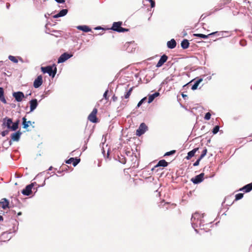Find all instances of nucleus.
<instances>
[{"instance_id":"obj_26","label":"nucleus","mask_w":252,"mask_h":252,"mask_svg":"<svg viewBox=\"0 0 252 252\" xmlns=\"http://www.w3.org/2000/svg\"><path fill=\"white\" fill-rule=\"evenodd\" d=\"M0 100L3 103H6V100L4 96V91L2 88L0 87Z\"/></svg>"},{"instance_id":"obj_29","label":"nucleus","mask_w":252,"mask_h":252,"mask_svg":"<svg viewBox=\"0 0 252 252\" xmlns=\"http://www.w3.org/2000/svg\"><path fill=\"white\" fill-rule=\"evenodd\" d=\"M19 124V120H17L16 122L13 123V125L11 126L10 127V130L12 131H15L18 129V126Z\"/></svg>"},{"instance_id":"obj_37","label":"nucleus","mask_w":252,"mask_h":252,"mask_svg":"<svg viewBox=\"0 0 252 252\" xmlns=\"http://www.w3.org/2000/svg\"><path fill=\"white\" fill-rule=\"evenodd\" d=\"M176 153V150H172L170 152H166L164 156H169L172 155Z\"/></svg>"},{"instance_id":"obj_14","label":"nucleus","mask_w":252,"mask_h":252,"mask_svg":"<svg viewBox=\"0 0 252 252\" xmlns=\"http://www.w3.org/2000/svg\"><path fill=\"white\" fill-rule=\"evenodd\" d=\"M21 134L22 132L19 130L15 133H13L11 135V139L14 141H18L20 139Z\"/></svg>"},{"instance_id":"obj_15","label":"nucleus","mask_w":252,"mask_h":252,"mask_svg":"<svg viewBox=\"0 0 252 252\" xmlns=\"http://www.w3.org/2000/svg\"><path fill=\"white\" fill-rule=\"evenodd\" d=\"M80 161V158H71L66 161V163L68 164L72 163L74 166H76Z\"/></svg>"},{"instance_id":"obj_48","label":"nucleus","mask_w":252,"mask_h":252,"mask_svg":"<svg viewBox=\"0 0 252 252\" xmlns=\"http://www.w3.org/2000/svg\"><path fill=\"white\" fill-rule=\"evenodd\" d=\"M205 222H206V221H205V222L203 223V224H204V225L203 227H204L205 225H208V224H209L211 223V222H209V223H205Z\"/></svg>"},{"instance_id":"obj_38","label":"nucleus","mask_w":252,"mask_h":252,"mask_svg":"<svg viewBox=\"0 0 252 252\" xmlns=\"http://www.w3.org/2000/svg\"><path fill=\"white\" fill-rule=\"evenodd\" d=\"M211 113L210 112H207L205 115L204 119L206 120H209L211 118Z\"/></svg>"},{"instance_id":"obj_57","label":"nucleus","mask_w":252,"mask_h":252,"mask_svg":"<svg viewBox=\"0 0 252 252\" xmlns=\"http://www.w3.org/2000/svg\"><path fill=\"white\" fill-rule=\"evenodd\" d=\"M101 29L100 27H97V28H95L96 30H98V29Z\"/></svg>"},{"instance_id":"obj_39","label":"nucleus","mask_w":252,"mask_h":252,"mask_svg":"<svg viewBox=\"0 0 252 252\" xmlns=\"http://www.w3.org/2000/svg\"><path fill=\"white\" fill-rule=\"evenodd\" d=\"M220 127L218 126H216L213 129V133L216 134L219 130Z\"/></svg>"},{"instance_id":"obj_23","label":"nucleus","mask_w":252,"mask_h":252,"mask_svg":"<svg viewBox=\"0 0 252 252\" xmlns=\"http://www.w3.org/2000/svg\"><path fill=\"white\" fill-rule=\"evenodd\" d=\"M67 10L66 9H62V10H61L59 13H58L57 14L54 15L53 17L54 18H59L60 17H62V16H65L67 13Z\"/></svg>"},{"instance_id":"obj_32","label":"nucleus","mask_w":252,"mask_h":252,"mask_svg":"<svg viewBox=\"0 0 252 252\" xmlns=\"http://www.w3.org/2000/svg\"><path fill=\"white\" fill-rule=\"evenodd\" d=\"M9 201L6 198H2L0 201V205H9Z\"/></svg>"},{"instance_id":"obj_13","label":"nucleus","mask_w":252,"mask_h":252,"mask_svg":"<svg viewBox=\"0 0 252 252\" xmlns=\"http://www.w3.org/2000/svg\"><path fill=\"white\" fill-rule=\"evenodd\" d=\"M168 57L166 55H162L156 65L157 67L161 66L167 60Z\"/></svg>"},{"instance_id":"obj_47","label":"nucleus","mask_w":252,"mask_h":252,"mask_svg":"<svg viewBox=\"0 0 252 252\" xmlns=\"http://www.w3.org/2000/svg\"><path fill=\"white\" fill-rule=\"evenodd\" d=\"M10 5V3H6V7H7V8H9Z\"/></svg>"},{"instance_id":"obj_46","label":"nucleus","mask_w":252,"mask_h":252,"mask_svg":"<svg viewBox=\"0 0 252 252\" xmlns=\"http://www.w3.org/2000/svg\"><path fill=\"white\" fill-rule=\"evenodd\" d=\"M56 2L60 3H63L64 2V0H55Z\"/></svg>"},{"instance_id":"obj_28","label":"nucleus","mask_w":252,"mask_h":252,"mask_svg":"<svg viewBox=\"0 0 252 252\" xmlns=\"http://www.w3.org/2000/svg\"><path fill=\"white\" fill-rule=\"evenodd\" d=\"M222 208L218 213L219 215H226L225 212L228 210L227 206H222Z\"/></svg>"},{"instance_id":"obj_51","label":"nucleus","mask_w":252,"mask_h":252,"mask_svg":"<svg viewBox=\"0 0 252 252\" xmlns=\"http://www.w3.org/2000/svg\"><path fill=\"white\" fill-rule=\"evenodd\" d=\"M3 220V218L2 216L0 215V221H2Z\"/></svg>"},{"instance_id":"obj_33","label":"nucleus","mask_w":252,"mask_h":252,"mask_svg":"<svg viewBox=\"0 0 252 252\" xmlns=\"http://www.w3.org/2000/svg\"><path fill=\"white\" fill-rule=\"evenodd\" d=\"M244 196L243 193H239L235 195V198L234 200H238L243 198Z\"/></svg>"},{"instance_id":"obj_19","label":"nucleus","mask_w":252,"mask_h":252,"mask_svg":"<svg viewBox=\"0 0 252 252\" xmlns=\"http://www.w3.org/2000/svg\"><path fill=\"white\" fill-rule=\"evenodd\" d=\"M30 109L31 111H33L37 107L38 105L37 101L36 99H33L30 101Z\"/></svg>"},{"instance_id":"obj_58","label":"nucleus","mask_w":252,"mask_h":252,"mask_svg":"<svg viewBox=\"0 0 252 252\" xmlns=\"http://www.w3.org/2000/svg\"><path fill=\"white\" fill-rule=\"evenodd\" d=\"M11 204H13L14 203L12 201H11Z\"/></svg>"},{"instance_id":"obj_43","label":"nucleus","mask_w":252,"mask_h":252,"mask_svg":"<svg viewBox=\"0 0 252 252\" xmlns=\"http://www.w3.org/2000/svg\"><path fill=\"white\" fill-rule=\"evenodd\" d=\"M1 208L4 210L9 209L11 207H14V206H1Z\"/></svg>"},{"instance_id":"obj_44","label":"nucleus","mask_w":252,"mask_h":252,"mask_svg":"<svg viewBox=\"0 0 252 252\" xmlns=\"http://www.w3.org/2000/svg\"><path fill=\"white\" fill-rule=\"evenodd\" d=\"M108 93V90H106L105 93L103 94V97L105 98L106 99H108V97L107 96V94Z\"/></svg>"},{"instance_id":"obj_17","label":"nucleus","mask_w":252,"mask_h":252,"mask_svg":"<svg viewBox=\"0 0 252 252\" xmlns=\"http://www.w3.org/2000/svg\"><path fill=\"white\" fill-rule=\"evenodd\" d=\"M252 190V183L249 184L240 189V191H243L244 192H249Z\"/></svg>"},{"instance_id":"obj_31","label":"nucleus","mask_w":252,"mask_h":252,"mask_svg":"<svg viewBox=\"0 0 252 252\" xmlns=\"http://www.w3.org/2000/svg\"><path fill=\"white\" fill-rule=\"evenodd\" d=\"M133 87H131L129 89V90L126 93V94L124 95V97L126 99H127L129 97L130 95L131 94L132 91L133 90Z\"/></svg>"},{"instance_id":"obj_6","label":"nucleus","mask_w":252,"mask_h":252,"mask_svg":"<svg viewBox=\"0 0 252 252\" xmlns=\"http://www.w3.org/2000/svg\"><path fill=\"white\" fill-rule=\"evenodd\" d=\"M33 186V183H32L27 186L26 188L22 190V193L25 195H30L32 193V189Z\"/></svg>"},{"instance_id":"obj_35","label":"nucleus","mask_w":252,"mask_h":252,"mask_svg":"<svg viewBox=\"0 0 252 252\" xmlns=\"http://www.w3.org/2000/svg\"><path fill=\"white\" fill-rule=\"evenodd\" d=\"M207 153V149L205 148L202 152L201 155L200 156V159H202L206 155Z\"/></svg>"},{"instance_id":"obj_7","label":"nucleus","mask_w":252,"mask_h":252,"mask_svg":"<svg viewBox=\"0 0 252 252\" xmlns=\"http://www.w3.org/2000/svg\"><path fill=\"white\" fill-rule=\"evenodd\" d=\"M147 128V127L146 125L144 123H142L136 130V135L138 136L141 135L146 131Z\"/></svg>"},{"instance_id":"obj_52","label":"nucleus","mask_w":252,"mask_h":252,"mask_svg":"<svg viewBox=\"0 0 252 252\" xmlns=\"http://www.w3.org/2000/svg\"><path fill=\"white\" fill-rule=\"evenodd\" d=\"M7 234H8V233H7L6 232H4V233H2V236H4L5 235H7Z\"/></svg>"},{"instance_id":"obj_40","label":"nucleus","mask_w":252,"mask_h":252,"mask_svg":"<svg viewBox=\"0 0 252 252\" xmlns=\"http://www.w3.org/2000/svg\"><path fill=\"white\" fill-rule=\"evenodd\" d=\"M147 99V97H145L143 98H142L138 103L137 107H139L140 106V105L144 102L145 100H146Z\"/></svg>"},{"instance_id":"obj_45","label":"nucleus","mask_w":252,"mask_h":252,"mask_svg":"<svg viewBox=\"0 0 252 252\" xmlns=\"http://www.w3.org/2000/svg\"><path fill=\"white\" fill-rule=\"evenodd\" d=\"M117 96H115V95H114L112 98L113 101H116L117 100Z\"/></svg>"},{"instance_id":"obj_4","label":"nucleus","mask_w":252,"mask_h":252,"mask_svg":"<svg viewBox=\"0 0 252 252\" xmlns=\"http://www.w3.org/2000/svg\"><path fill=\"white\" fill-rule=\"evenodd\" d=\"M41 71L44 73H48L50 76L54 77L57 72V68L55 66H47L45 67H41Z\"/></svg>"},{"instance_id":"obj_56","label":"nucleus","mask_w":252,"mask_h":252,"mask_svg":"<svg viewBox=\"0 0 252 252\" xmlns=\"http://www.w3.org/2000/svg\"><path fill=\"white\" fill-rule=\"evenodd\" d=\"M21 214H22V213H21V212H19V213H18V216H20V215H21Z\"/></svg>"},{"instance_id":"obj_27","label":"nucleus","mask_w":252,"mask_h":252,"mask_svg":"<svg viewBox=\"0 0 252 252\" xmlns=\"http://www.w3.org/2000/svg\"><path fill=\"white\" fill-rule=\"evenodd\" d=\"M189 43L187 39H184L181 42V47L183 49H186L189 47Z\"/></svg>"},{"instance_id":"obj_12","label":"nucleus","mask_w":252,"mask_h":252,"mask_svg":"<svg viewBox=\"0 0 252 252\" xmlns=\"http://www.w3.org/2000/svg\"><path fill=\"white\" fill-rule=\"evenodd\" d=\"M12 120L11 118H5L3 120L2 126H6L8 129H10Z\"/></svg>"},{"instance_id":"obj_30","label":"nucleus","mask_w":252,"mask_h":252,"mask_svg":"<svg viewBox=\"0 0 252 252\" xmlns=\"http://www.w3.org/2000/svg\"><path fill=\"white\" fill-rule=\"evenodd\" d=\"M201 81H202V79H199V80H197V81L195 82L194 84L192 86V87H191V89H192V90H196V89L197 88V87H198V85H199V83H200Z\"/></svg>"},{"instance_id":"obj_11","label":"nucleus","mask_w":252,"mask_h":252,"mask_svg":"<svg viewBox=\"0 0 252 252\" xmlns=\"http://www.w3.org/2000/svg\"><path fill=\"white\" fill-rule=\"evenodd\" d=\"M42 76L41 75H39L33 82V87L35 88H37L42 84Z\"/></svg>"},{"instance_id":"obj_20","label":"nucleus","mask_w":252,"mask_h":252,"mask_svg":"<svg viewBox=\"0 0 252 252\" xmlns=\"http://www.w3.org/2000/svg\"><path fill=\"white\" fill-rule=\"evenodd\" d=\"M22 120L24 128H27L30 126H32V125L34 123L30 121H27V119L25 117H23Z\"/></svg>"},{"instance_id":"obj_18","label":"nucleus","mask_w":252,"mask_h":252,"mask_svg":"<svg viewBox=\"0 0 252 252\" xmlns=\"http://www.w3.org/2000/svg\"><path fill=\"white\" fill-rule=\"evenodd\" d=\"M230 2V0H224L220 1L218 4V8H216V10H219L222 8V7L226 4H228Z\"/></svg>"},{"instance_id":"obj_16","label":"nucleus","mask_w":252,"mask_h":252,"mask_svg":"<svg viewBox=\"0 0 252 252\" xmlns=\"http://www.w3.org/2000/svg\"><path fill=\"white\" fill-rule=\"evenodd\" d=\"M168 162H166L165 161V160H164V159L160 160L158 162V164L154 166V167L152 169V170H154L156 168L158 167H160V166L163 167H166L168 165Z\"/></svg>"},{"instance_id":"obj_5","label":"nucleus","mask_w":252,"mask_h":252,"mask_svg":"<svg viewBox=\"0 0 252 252\" xmlns=\"http://www.w3.org/2000/svg\"><path fill=\"white\" fill-rule=\"evenodd\" d=\"M97 113V109L96 108H94L93 110L88 117V120L93 123H97L98 121L96 117Z\"/></svg>"},{"instance_id":"obj_53","label":"nucleus","mask_w":252,"mask_h":252,"mask_svg":"<svg viewBox=\"0 0 252 252\" xmlns=\"http://www.w3.org/2000/svg\"><path fill=\"white\" fill-rule=\"evenodd\" d=\"M229 198V197H227L225 198V200H224V201L223 203H225V201L226 200V199H228Z\"/></svg>"},{"instance_id":"obj_10","label":"nucleus","mask_w":252,"mask_h":252,"mask_svg":"<svg viewBox=\"0 0 252 252\" xmlns=\"http://www.w3.org/2000/svg\"><path fill=\"white\" fill-rule=\"evenodd\" d=\"M13 96L18 102L21 101L23 98L25 97L24 94L22 92H15L13 94Z\"/></svg>"},{"instance_id":"obj_9","label":"nucleus","mask_w":252,"mask_h":252,"mask_svg":"<svg viewBox=\"0 0 252 252\" xmlns=\"http://www.w3.org/2000/svg\"><path fill=\"white\" fill-rule=\"evenodd\" d=\"M72 56V55H70L67 53H64L58 59V63H63Z\"/></svg>"},{"instance_id":"obj_3","label":"nucleus","mask_w":252,"mask_h":252,"mask_svg":"<svg viewBox=\"0 0 252 252\" xmlns=\"http://www.w3.org/2000/svg\"><path fill=\"white\" fill-rule=\"evenodd\" d=\"M122 22L121 21L114 22L110 29L118 32H124L129 31L128 29L122 27Z\"/></svg>"},{"instance_id":"obj_55","label":"nucleus","mask_w":252,"mask_h":252,"mask_svg":"<svg viewBox=\"0 0 252 252\" xmlns=\"http://www.w3.org/2000/svg\"><path fill=\"white\" fill-rule=\"evenodd\" d=\"M182 96H183V97H185V96H187V95H185V94H182Z\"/></svg>"},{"instance_id":"obj_36","label":"nucleus","mask_w":252,"mask_h":252,"mask_svg":"<svg viewBox=\"0 0 252 252\" xmlns=\"http://www.w3.org/2000/svg\"><path fill=\"white\" fill-rule=\"evenodd\" d=\"M125 177L124 178L127 180H130L131 179V175L128 173H125V169L124 170Z\"/></svg>"},{"instance_id":"obj_41","label":"nucleus","mask_w":252,"mask_h":252,"mask_svg":"<svg viewBox=\"0 0 252 252\" xmlns=\"http://www.w3.org/2000/svg\"><path fill=\"white\" fill-rule=\"evenodd\" d=\"M8 133H9V130H4V131H2L1 132V134L2 136L4 137L6 135L8 134Z\"/></svg>"},{"instance_id":"obj_24","label":"nucleus","mask_w":252,"mask_h":252,"mask_svg":"<svg viewBox=\"0 0 252 252\" xmlns=\"http://www.w3.org/2000/svg\"><path fill=\"white\" fill-rule=\"evenodd\" d=\"M77 29L81 30L84 32H89L91 31V29L88 26L84 25V26H78L77 27Z\"/></svg>"},{"instance_id":"obj_25","label":"nucleus","mask_w":252,"mask_h":252,"mask_svg":"<svg viewBox=\"0 0 252 252\" xmlns=\"http://www.w3.org/2000/svg\"><path fill=\"white\" fill-rule=\"evenodd\" d=\"M159 93L158 92H156L155 93H154L152 94L149 95V98H148V103H151L154 100V99L156 97L159 96Z\"/></svg>"},{"instance_id":"obj_42","label":"nucleus","mask_w":252,"mask_h":252,"mask_svg":"<svg viewBox=\"0 0 252 252\" xmlns=\"http://www.w3.org/2000/svg\"><path fill=\"white\" fill-rule=\"evenodd\" d=\"M201 159H200V158H199L193 163V166H198Z\"/></svg>"},{"instance_id":"obj_22","label":"nucleus","mask_w":252,"mask_h":252,"mask_svg":"<svg viewBox=\"0 0 252 252\" xmlns=\"http://www.w3.org/2000/svg\"><path fill=\"white\" fill-rule=\"evenodd\" d=\"M198 148H194L191 151L189 152L188 153V156H187L186 158L187 159H190L192 157H193L194 156L195 153L198 150Z\"/></svg>"},{"instance_id":"obj_1","label":"nucleus","mask_w":252,"mask_h":252,"mask_svg":"<svg viewBox=\"0 0 252 252\" xmlns=\"http://www.w3.org/2000/svg\"><path fill=\"white\" fill-rule=\"evenodd\" d=\"M204 216V213L200 214L197 212L192 215L191 218V225L196 233H198V230L196 228L197 227H200L201 230L205 229L204 227L202 228V226L204 225L203 224L205 222V220L203 219Z\"/></svg>"},{"instance_id":"obj_49","label":"nucleus","mask_w":252,"mask_h":252,"mask_svg":"<svg viewBox=\"0 0 252 252\" xmlns=\"http://www.w3.org/2000/svg\"><path fill=\"white\" fill-rule=\"evenodd\" d=\"M205 222H206V221H205V222L203 223V224H204V225L203 227H204L205 225H208V224H209L211 223V222H209V223H205Z\"/></svg>"},{"instance_id":"obj_8","label":"nucleus","mask_w":252,"mask_h":252,"mask_svg":"<svg viewBox=\"0 0 252 252\" xmlns=\"http://www.w3.org/2000/svg\"><path fill=\"white\" fill-rule=\"evenodd\" d=\"M204 176V174L202 173L196 176L194 178H192L191 181L195 184L200 183L203 180Z\"/></svg>"},{"instance_id":"obj_34","label":"nucleus","mask_w":252,"mask_h":252,"mask_svg":"<svg viewBox=\"0 0 252 252\" xmlns=\"http://www.w3.org/2000/svg\"><path fill=\"white\" fill-rule=\"evenodd\" d=\"M8 59L9 60H10L11 61H12V62H13L14 63H17L18 62V60L17 59V58L15 57L11 56V55L9 56Z\"/></svg>"},{"instance_id":"obj_2","label":"nucleus","mask_w":252,"mask_h":252,"mask_svg":"<svg viewBox=\"0 0 252 252\" xmlns=\"http://www.w3.org/2000/svg\"><path fill=\"white\" fill-rule=\"evenodd\" d=\"M226 33L228 34V32L221 31L220 32H213L208 34V35H205V34H201V33H195V34H193V36L206 39V38H207L209 36L212 35H217V36H219L220 37H223V36H225L224 35V34H226Z\"/></svg>"},{"instance_id":"obj_54","label":"nucleus","mask_w":252,"mask_h":252,"mask_svg":"<svg viewBox=\"0 0 252 252\" xmlns=\"http://www.w3.org/2000/svg\"><path fill=\"white\" fill-rule=\"evenodd\" d=\"M123 163L125 164L126 163V159H124V161H121Z\"/></svg>"},{"instance_id":"obj_21","label":"nucleus","mask_w":252,"mask_h":252,"mask_svg":"<svg viewBox=\"0 0 252 252\" xmlns=\"http://www.w3.org/2000/svg\"><path fill=\"white\" fill-rule=\"evenodd\" d=\"M176 42L174 39H172L167 42V46L169 49H173L176 46Z\"/></svg>"},{"instance_id":"obj_50","label":"nucleus","mask_w":252,"mask_h":252,"mask_svg":"<svg viewBox=\"0 0 252 252\" xmlns=\"http://www.w3.org/2000/svg\"><path fill=\"white\" fill-rule=\"evenodd\" d=\"M205 222H206V221H205V222L203 223V224H204V225L203 227H204L205 225H208V224H209L211 223V222H209V223H205Z\"/></svg>"}]
</instances>
